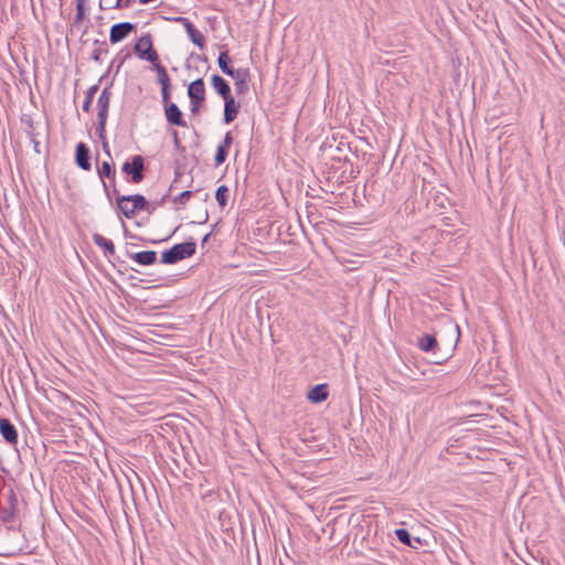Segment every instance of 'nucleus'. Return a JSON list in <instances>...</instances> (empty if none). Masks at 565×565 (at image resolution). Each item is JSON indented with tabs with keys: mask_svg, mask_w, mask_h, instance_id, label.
<instances>
[{
	"mask_svg": "<svg viewBox=\"0 0 565 565\" xmlns=\"http://www.w3.org/2000/svg\"><path fill=\"white\" fill-rule=\"evenodd\" d=\"M196 244L194 242H184L173 245L171 248L162 252V264H175L184 258L191 257L195 254Z\"/></svg>",
	"mask_w": 565,
	"mask_h": 565,
	"instance_id": "f257e3e1",
	"label": "nucleus"
},
{
	"mask_svg": "<svg viewBox=\"0 0 565 565\" xmlns=\"http://www.w3.org/2000/svg\"><path fill=\"white\" fill-rule=\"evenodd\" d=\"M117 205L120 212L128 218L132 217L137 211L148 207V201L141 194L124 195L117 198Z\"/></svg>",
	"mask_w": 565,
	"mask_h": 565,
	"instance_id": "f03ea898",
	"label": "nucleus"
},
{
	"mask_svg": "<svg viewBox=\"0 0 565 565\" xmlns=\"http://www.w3.org/2000/svg\"><path fill=\"white\" fill-rule=\"evenodd\" d=\"M135 53L141 58L150 63L158 61L159 56L153 49L152 39L150 34L142 35L135 45Z\"/></svg>",
	"mask_w": 565,
	"mask_h": 565,
	"instance_id": "7ed1b4c3",
	"label": "nucleus"
},
{
	"mask_svg": "<svg viewBox=\"0 0 565 565\" xmlns=\"http://www.w3.org/2000/svg\"><path fill=\"white\" fill-rule=\"evenodd\" d=\"M145 160L140 154H136L131 158L130 162H125L122 166V172L131 175L134 183H139L143 180Z\"/></svg>",
	"mask_w": 565,
	"mask_h": 565,
	"instance_id": "20e7f679",
	"label": "nucleus"
},
{
	"mask_svg": "<svg viewBox=\"0 0 565 565\" xmlns=\"http://www.w3.org/2000/svg\"><path fill=\"white\" fill-rule=\"evenodd\" d=\"M135 30L136 25L130 22L116 23L110 29L109 41L111 44H116L126 39Z\"/></svg>",
	"mask_w": 565,
	"mask_h": 565,
	"instance_id": "39448f33",
	"label": "nucleus"
},
{
	"mask_svg": "<svg viewBox=\"0 0 565 565\" xmlns=\"http://www.w3.org/2000/svg\"><path fill=\"white\" fill-rule=\"evenodd\" d=\"M175 21L182 23L189 39L192 41L193 44L198 45L200 49H204V46H205L204 35L194 26V24L189 19L177 18Z\"/></svg>",
	"mask_w": 565,
	"mask_h": 565,
	"instance_id": "423d86ee",
	"label": "nucleus"
},
{
	"mask_svg": "<svg viewBox=\"0 0 565 565\" xmlns=\"http://www.w3.org/2000/svg\"><path fill=\"white\" fill-rule=\"evenodd\" d=\"M75 162L85 171H88L92 168L89 149L84 142H78L76 145Z\"/></svg>",
	"mask_w": 565,
	"mask_h": 565,
	"instance_id": "0eeeda50",
	"label": "nucleus"
},
{
	"mask_svg": "<svg viewBox=\"0 0 565 565\" xmlns=\"http://www.w3.org/2000/svg\"><path fill=\"white\" fill-rule=\"evenodd\" d=\"M164 114L167 121L173 126L186 127V122L183 120V115L180 108L174 103L167 104L164 106Z\"/></svg>",
	"mask_w": 565,
	"mask_h": 565,
	"instance_id": "6e6552de",
	"label": "nucleus"
},
{
	"mask_svg": "<svg viewBox=\"0 0 565 565\" xmlns=\"http://www.w3.org/2000/svg\"><path fill=\"white\" fill-rule=\"evenodd\" d=\"M231 77L235 81V90L238 95L248 90L249 71L247 68H236Z\"/></svg>",
	"mask_w": 565,
	"mask_h": 565,
	"instance_id": "1a4fd4ad",
	"label": "nucleus"
},
{
	"mask_svg": "<svg viewBox=\"0 0 565 565\" xmlns=\"http://www.w3.org/2000/svg\"><path fill=\"white\" fill-rule=\"evenodd\" d=\"M0 434L8 444H18V431L9 419L0 418Z\"/></svg>",
	"mask_w": 565,
	"mask_h": 565,
	"instance_id": "9d476101",
	"label": "nucleus"
},
{
	"mask_svg": "<svg viewBox=\"0 0 565 565\" xmlns=\"http://www.w3.org/2000/svg\"><path fill=\"white\" fill-rule=\"evenodd\" d=\"M188 96L190 100H195L196 103L205 100V86L202 78H198L189 85Z\"/></svg>",
	"mask_w": 565,
	"mask_h": 565,
	"instance_id": "9b49d317",
	"label": "nucleus"
},
{
	"mask_svg": "<svg viewBox=\"0 0 565 565\" xmlns=\"http://www.w3.org/2000/svg\"><path fill=\"white\" fill-rule=\"evenodd\" d=\"M239 104L235 102L233 96L224 98V122L231 124L238 114Z\"/></svg>",
	"mask_w": 565,
	"mask_h": 565,
	"instance_id": "f8f14e48",
	"label": "nucleus"
},
{
	"mask_svg": "<svg viewBox=\"0 0 565 565\" xmlns=\"http://www.w3.org/2000/svg\"><path fill=\"white\" fill-rule=\"evenodd\" d=\"M211 83L215 92L224 99L232 96L228 83L220 75L214 74L211 77Z\"/></svg>",
	"mask_w": 565,
	"mask_h": 565,
	"instance_id": "ddd939ff",
	"label": "nucleus"
},
{
	"mask_svg": "<svg viewBox=\"0 0 565 565\" xmlns=\"http://www.w3.org/2000/svg\"><path fill=\"white\" fill-rule=\"evenodd\" d=\"M329 396L328 385L327 384H318L313 388H311L307 395L308 399L312 403H321L326 401Z\"/></svg>",
	"mask_w": 565,
	"mask_h": 565,
	"instance_id": "4468645a",
	"label": "nucleus"
},
{
	"mask_svg": "<svg viewBox=\"0 0 565 565\" xmlns=\"http://www.w3.org/2000/svg\"><path fill=\"white\" fill-rule=\"evenodd\" d=\"M135 262L142 266H149L156 263L157 253L154 250H143L130 256Z\"/></svg>",
	"mask_w": 565,
	"mask_h": 565,
	"instance_id": "2eb2a0df",
	"label": "nucleus"
},
{
	"mask_svg": "<svg viewBox=\"0 0 565 565\" xmlns=\"http://www.w3.org/2000/svg\"><path fill=\"white\" fill-rule=\"evenodd\" d=\"M417 344L420 348V350L425 352H436V350L438 349V342L435 335L431 334H423L422 337H419Z\"/></svg>",
	"mask_w": 565,
	"mask_h": 565,
	"instance_id": "dca6fc26",
	"label": "nucleus"
},
{
	"mask_svg": "<svg viewBox=\"0 0 565 565\" xmlns=\"http://www.w3.org/2000/svg\"><path fill=\"white\" fill-rule=\"evenodd\" d=\"M109 100H110V92L108 90V88H104L98 97V100H97V107H98L97 117L108 116Z\"/></svg>",
	"mask_w": 565,
	"mask_h": 565,
	"instance_id": "f3484780",
	"label": "nucleus"
},
{
	"mask_svg": "<svg viewBox=\"0 0 565 565\" xmlns=\"http://www.w3.org/2000/svg\"><path fill=\"white\" fill-rule=\"evenodd\" d=\"M231 57L228 56V52L227 51H224V52H221L220 55H218V58H217V63H218V66L221 68V71L227 75V76H231L236 70L233 68L230 64H231Z\"/></svg>",
	"mask_w": 565,
	"mask_h": 565,
	"instance_id": "a211bd4d",
	"label": "nucleus"
},
{
	"mask_svg": "<svg viewBox=\"0 0 565 565\" xmlns=\"http://www.w3.org/2000/svg\"><path fill=\"white\" fill-rule=\"evenodd\" d=\"M151 64H152V68L157 73L158 83L161 86L171 85L170 77H169V75L167 73L166 67L163 65H161L160 63H158V61H156L154 63H151Z\"/></svg>",
	"mask_w": 565,
	"mask_h": 565,
	"instance_id": "6ab92c4d",
	"label": "nucleus"
},
{
	"mask_svg": "<svg viewBox=\"0 0 565 565\" xmlns=\"http://www.w3.org/2000/svg\"><path fill=\"white\" fill-rule=\"evenodd\" d=\"M97 171H98L99 178L103 181L104 188L107 189V184L104 181V179L108 178V179H111L114 181V179H115V170H114L113 164L110 162L105 161V162H103L102 167L97 168Z\"/></svg>",
	"mask_w": 565,
	"mask_h": 565,
	"instance_id": "aec40b11",
	"label": "nucleus"
},
{
	"mask_svg": "<svg viewBox=\"0 0 565 565\" xmlns=\"http://www.w3.org/2000/svg\"><path fill=\"white\" fill-rule=\"evenodd\" d=\"M93 241L97 246L104 248L109 255H115V245L110 239L100 234H94Z\"/></svg>",
	"mask_w": 565,
	"mask_h": 565,
	"instance_id": "412c9836",
	"label": "nucleus"
},
{
	"mask_svg": "<svg viewBox=\"0 0 565 565\" xmlns=\"http://www.w3.org/2000/svg\"><path fill=\"white\" fill-rule=\"evenodd\" d=\"M215 199L220 206L224 207L227 204L228 188L226 185H220L216 190Z\"/></svg>",
	"mask_w": 565,
	"mask_h": 565,
	"instance_id": "4be33fe9",
	"label": "nucleus"
},
{
	"mask_svg": "<svg viewBox=\"0 0 565 565\" xmlns=\"http://www.w3.org/2000/svg\"><path fill=\"white\" fill-rule=\"evenodd\" d=\"M395 535L396 537L398 539V541L405 545H408L411 547H416L413 543H412V536L409 534V532L405 529H397L395 530Z\"/></svg>",
	"mask_w": 565,
	"mask_h": 565,
	"instance_id": "5701e85b",
	"label": "nucleus"
},
{
	"mask_svg": "<svg viewBox=\"0 0 565 565\" xmlns=\"http://www.w3.org/2000/svg\"><path fill=\"white\" fill-rule=\"evenodd\" d=\"M227 153V149L218 146L214 158L215 166H221L226 160Z\"/></svg>",
	"mask_w": 565,
	"mask_h": 565,
	"instance_id": "b1692460",
	"label": "nucleus"
},
{
	"mask_svg": "<svg viewBox=\"0 0 565 565\" xmlns=\"http://www.w3.org/2000/svg\"><path fill=\"white\" fill-rule=\"evenodd\" d=\"M192 195H193V192L186 190V191H183L182 193H180L178 196H175L173 199V201L184 205L191 199Z\"/></svg>",
	"mask_w": 565,
	"mask_h": 565,
	"instance_id": "393cba45",
	"label": "nucleus"
},
{
	"mask_svg": "<svg viewBox=\"0 0 565 565\" xmlns=\"http://www.w3.org/2000/svg\"><path fill=\"white\" fill-rule=\"evenodd\" d=\"M98 118V126H97V132L102 139L105 138V127H106V120L107 116L104 117H97Z\"/></svg>",
	"mask_w": 565,
	"mask_h": 565,
	"instance_id": "a878e982",
	"label": "nucleus"
},
{
	"mask_svg": "<svg viewBox=\"0 0 565 565\" xmlns=\"http://www.w3.org/2000/svg\"><path fill=\"white\" fill-rule=\"evenodd\" d=\"M170 88H171V85H168V86H161V96H162V102L164 104V106L167 104H170L169 103V99H170Z\"/></svg>",
	"mask_w": 565,
	"mask_h": 565,
	"instance_id": "bb28decb",
	"label": "nucleus"
},
{
	"mask_svg": "<svg viewBox=\"0 0 565 565\" xmlns=\"http://www.w3.org/2000/svg\"><path fill=\"white\" fill-rule=\"evenodd\" d=\"M232 143H233V136H232V132L228 131V132H226L224 140L220 146L228 150L231 148Z\"/></svg>",
	"mask_w": 565,
	"mask_h": 565,
	"instance_id": "cd10ccee",
	"label": "nucleus"
},
{
	"mask_svg": "<svg viewBox=\"0 0 565 565\" xmlns=\"http://www.w3.org/2000/svg\"><path fill=\"white\" fill-rule=\"evenodd\" d=\"M83 15H84L83 0H78L77 6H76V19L79 20L83 18Z\"/></svg>",
	"mask_w": 565,
	"mask_h": 565,
	"instance_id": "c85d7f7f",
	"label": "nucleus"
},
{
	"mask_svg": "<svg viewBox=\"0 0 565 565\" xmlns=\"http://www.w3.org/2000/svg\"><path fill=\"white\" fill-rule=\"evenodd\" d=\"M134 2L135 0H125L124 2L121 0H116L115 8H129Z\"/></svg>",
	"mask_w": 565,
	"mask_h": 565,
	"instance_id": "c756f323",
	"label": "nucleus"
},
{
	"mask_svg": "<svg viewBox=\"0 0 565 565\" xmlns=\"http://www.w3.org/2000/svg\"><path fill=\"white\" fill-rule=\"evenodd\" d=\"M93 99H94V98H92V97H89V96H86V97H85V102H84V104H83V110H84V111L88 113V111L90 110V105H92V103H93Z\"/></svg>",
	"mask_w": 565,
	"mask_h": 565,
	"instance_id": "7c9ffc66",
	"label": "nucleus"
},
{
	"mask_svg": "<svg viewBox=\"0 0 565 565\" xmlns=\"http://www.w3.org/2000/svg\"><path fill=\"white\" fill-rule=\"evenodd\" d=\"M190 103H191V113L192 114L199 113L203 103H196L195 100H190Z\"/></svg>",
	"mask_w": 565,
	"mask_h": 565,
	"instance_id": "2f4dec72",
	"label": "nucleus"
},
{
	"mask_svg": "<svg viewBox=\"0 0 565 565\" xmlns=\"http://www.w3.org/2000/svg\"><path fill=\"white\" fill-rule=\"evenodd\" d=\"M172 136H173V143H174V147L177 149H179L181 147V141H180V138H179V134L177 130H173L172 132Z\"/></svg>",
	"mask_w": 565,
	"mask_h": 565,
	"instance_id": "473e14b6",
	"label": "nucleus"
},
{
	"mask_svg": "<svg viewBox=\"0 0 565 565\" xmlns=\"http://www.w3.org/2000/svg\"><path fill=\"white\" fill-rule=\"evenodd\" d=\"M98 90V86L97 85H94L92 87L88 88L87 93H86V96H89L92 98H94V95L95 93Z\"/></svg>",
	"mask_w": 565,
	"mask_h": 565,
	"instance_id": "72a5a7b5",
	"label": "nucleus"
},
{
	"mask_svg": "<svg viewBox=\"0 0 565 565\" xmlns=\"http://www.w3.org/2000/svg\"><path fill=\"white\" fill-rule=\"evenodd\" d=\"M207 220H209V214H207V212H205V213L203 214L202 220H200L198 223H199V224H204V223H206V222H207Z\"/></svg>",
	"mask_w": 565,
	"mask_h": 565,
	"instance_id": "f704fd0d",
	"label": "nucleus"
},
{
	"mask_svg": "<svg viewBox=\"0 0 565 565\" xmlns=\"http://www.w3.org/2000/svg\"><path fill=\"white\" fill-rule=\"evenodd\" d=\"M102 53V50H95L94 54H93V57L94 60L98 61L99 60V54Z\"/></svg>",
	"mask_w": 565,
	"mask_h": 565,
	"instance_id": "c9c22d12",
	"label": "nucleus"
},
{
	"mask_svg": "<svg viewBox=\"0 0 565 565\" xmlns=\"http://www.w3.org/2000/svg\"><path fill=\"white\" fill-rule=\"evenodd\" d=\"M456 333H457L456 341H458V339H459V328L458 327H456Z\"/></svg>",
	"mask_w": 565,
	"mask_h": 565,
	"instance_id": "e433bc0d",
	"label": "nucleus"
},
{
	"mask_svg": "<svg viewBox=\"0 0 565 565\" xmlns=\"http://www.w3.org/2000/svg\"><path fill=\"white\" fill-rule=\"evenodd\" d=\"M209 237H210V234H206V235L204 236V238H203L202 243L207 242Z\"/></svg>",
	"mask_w": 565,
	"mask_h": 565,
	"instance_id": "4c0bfd02",
	"label": "nucleus"
},
{
	"mask_svg": "<svg viewBox=\"0 0 565 565\" xmlns=\"http://www.w3.org/2000/svg\"><path fill=\"white\" fill-rule=\"evenodd\" d=\"M104 148L107 149V143L106 142H104ZM106 153L110 157L109 150H106Z\"/></svg>",
	"mask_w": 565,
	"mask_h": 565,
	"instance_id": "58836bf2",
	"label": "nucleus"
},
{
	"mask_svg": "<svg viewBox=\"0 0 565 565\" xmlns=\"http://www.w3.org/2000/svg\"><path fill=\"white\" fill-rule=\"evenodd\" d=\"M414 541H415L417 544H419V543H420L419 539H414Z\"/></svg>",
	"mask_w": 565,
	"mask_h": 565,
	"instance_id": "ea45409f",
	"label": "nucleus"
}]
</instances>
